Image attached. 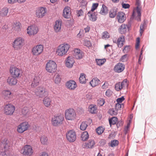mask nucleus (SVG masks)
<instances>
[{
  "mask_svg": "<svg viewBox=\"0 0 156 156\" xmlns=\"http://www.w3.org/2000/svg\"><path fill=\"white\" fill-rule=\"evenodd\" d=\"M70 47V45L67 43H64L60 44L56 50V54L60 57L66 55Z\"/></svg>",
  "mask_w": 156,
  "mask_h": 156,
  "instance_id": "1",
  "label": "nucleus"
},
{
  "mask_svg": "<svg viewBox=\"0 0 156 156\" xmlns=\"http://www.w3.org/2000/svg\"><path fill=\"white\" fill-rule=\"evenodd\" d=\"M64 118L62 114H59L55 115L51 119V123L53 126H57L62 124Z\"/></svg>",
  "mask_w": 156,
  "mask_h": 156,
  "instance_id": "2",
  "label": "nucleus"
},
{
  "mask_svg": "<svg viewBox=\"0 0 156 156\" xmlns=\"http://www.w3.org/2000/svg\"><path fill=\"white\" fill-rule=\"evenodd\" d=\"M20 152L22 156H32L33 153L32 147L30 145H25L20 150Z\"/></svg>",
  "mask_w": 156,
  "mask_h": 156,
  "instance_id": "3",
  "label": "nucleus"
},
{
  "mask_svg": "<svg viewBox=\"0 0 156 156\" xmlns=\"http://www.w3.org/2000/svg\"><path fill=\"white\" fill-rule=\"evenodd\" d=\"M24 40L21 37L16 38L12 43L13 48L16 50L21 49L24 44Z\"/></svg>",
  "mask_w": 156,
  "mask_h": 156,
  "instance_id": "4",
  "label": "nucleus"
},
{
  "mask_svg": "<svg viewBox=\"0 0 156 156\" xmlns=\"http://www.w3.org/2000/svg\"><path fill=\"white\" fill-rule=\"evenodd\" d=\"M57 65L53 61H49L46 65V69L49 73H52L55 72L57 70Z\"/></svg>",
  "mask_w": 156,
  "mask_h": 156,
  "instance_id": "5",
  "label": "nucleus"
},
{
  "mask_svg": "<svg viewBox=\"0 0 156 156\" xmlns=\"http://www.w3.org/2000/svg\"><path fill=\"white\" fill-rule=\"evenodd\" d=\"M65 114L66 119L67 120H74L76 117V112L73 108H69L66 110Z\"/></svg>",
  "mask_w": 156,
  "mask_h": 156,
  "instance_id": "6",
  "label": "nucleus"
},
{
  "mask_svg": "<svg viewBox=\"0 0 156 156\" xmlns=\"http://www.w3.org/2000/svg\"><path fill=\"white\" fill-rule=\"evenodd\" d=\"M9 72L11 76L16 78L21 76L22 73V71L20 69L13 65L10 66Z\"/></svg>",
  "mask_w": 156,
  "mask_h": 156,
  "instance_id": "7",
  "label": "nucleus"
},
{
  "mask_svg": "<svg viewBox=\"0 0 156 156\" xmlns=\"http://www.w3.org/2000/svg\"><path fill=\"white\" fill-rule=\"evenodd\" d=\"M128 83L127 79L124 80L122 82L117 83L115 86V90L119 91L122 89L125 90L127 88Z\"/></svg>",
  "mask_w": 156,
  "mask_h": 156,
  "instance_id": "8",
  "label": "nucleus"
},
{
  "mask_svg": "<svg viewBox=\"0 0 156 156\" xmlns=\"http://www.w3.org/2000/svg\"><path fill=\"white\" fill-rule=\"evenodd\" d=\"M15 109V106L11 104H9L4 106V111L6 115H11L13 114Z\"/></svg>",
  "mask_w": 156,
  "mask_h": 156,
  "instance_id": "9",
  "label": "nucleus"
},
{
  "mask_svg": "<svg viewBox=\"0 0 156 156\" xmlns=\"http://www.w3.org/2000/svg\"><path fill=\"white\" fill-rule=\"evenodd\" d=\"M29 127V125L28 122H23L17 127L16 130L19 133H22L26 131Z\"/></svg>",
  "mask_w": 156,
  "mask_h": 156,
  "instance_id": "10",
  "label": "nucleus"
},
{
  "mask_svg": "<svg viewBox=\"0 0 156 156\" xmlns=\"http://www.w3.org/2000/svg\"><path fill=\"white\" fill-rule=\"evenodd\" d=\"M66 137L69 141L71 142H74L76 139L75 132L73 130L68 131L66 134Z\"/></svg>",
  "mask_w": 156,
  "mask_h": 156,
  "instance_id": "11",
  "label": "nucleus"
},
{
  "mask_svg": "<svg viewBox=\"0 0 156 156\" xmlns=\"http://www.w3.org/2000/svg\"><path fill=\"white\" fill-rule=\"evenodd\" d=\"M39 31L37 27L35 25L29 26L27 29V33L29 36H34Z\"/></svg>",
  "mask_w": 156,
  "mask_h": 156,
  "instance_id": "12",
  "label": "nucleus"
},
{
  "mask_svg": "<svg viewBox=\"0 0 156 156\" xmlns=\"http://www.w3.org/2000/svg\"><path fill=\"white\" fill-rule=\"evenodd\" d=\"M34 93L39 97L43 98L45 95V89L43 87H38L35 89Z\"/></svg>",
  "mask_w": 156,
  "mask_h": 156,
  "instance_id": "13",
  "label": "nucleus"
},
{
  "mask_svg": "<svg viewBox=\"0 0 156 156\" xmlns=\"http://www.w3.org/2000/svg\"><path fill=\"white\" fill-rule=\"evenodd\" d=\"M43 48V46L42 45H37L33 48L32 51V54L35 55H38L42 52Z\"/></svg>",
  "mask_w": 156,
  "mask_h": 156,
  "instance_id": "14",
  "label": "nucleus"
},
{
  "mask_svg": "<svg viewBox=\"0 0 156 156\" xmlns=\"http://www.w3.org/2000/svg\"><path fill=\"white\" fill-rule=\"evenodd\" d=\"M75 62L74 58L72 56H68L65 60V66L68 68H71L73 67Z\"/></svg>",
  "mask_w": 156,
  "mask_h": 156,
  "instance_id": "15",
  "label": "nucleus"
},
{
  "mask_svg": "<svg viewBox=\"0 0 156 156\" xmlns=\"http://www.w3.org/2000/svg\"><path fill=\"white\" fill-rule=\"evenodd\" d=\"M66 85L67 88L71 90H75L77 87L76 83L73 80L68 81L66 83Z\"/></svg>",
  "mask_w": 156,
  "mask_h": 156,
  "instance_id": "16",
  "label": "nucleus"
},
{
  "mask_svg": "<svg viewBox=\"0 0 156 156\" xmlns=\"http://www.w3.org/2000/svg\"><path fill=\"white\" fill-rule=\"evenodd\" d=\"M46 11V8L43 7H40L37 9L36 12V16L38 18H42L45 15Z\"/></svg>",
  "mask_w": 156,
  "mask_h": 156,
  "instance_id": "17",
  "label": "nucleus"
},
{
  "mask_svg": "<svg viewBox=\"0 0 156 156\" xmlns=\"http://www.w3.org/2000/svg\"><path fill=\"white\" fill-rule=\"evenodd\" d=\"M116 19L119 23H122L126 20V14L122 12H119L117 14Z\"/></svg>",
  "mask_w": 156,
  "mask_h": 156,
  "instance_id": "18",
  "label": "nucleus"
},
{
  "mask_svg": "<svg viewBox=\"0 0 156 156\" xmlns=\"http://www.w3.org/2000/svg\"><path fill=\"white\" fill-rule=\"evenodd\" d=\"M125 41V37L122 35L120 36L117 39V41L116 40H113V42L116 44L117 46L119 48H121L123 46Z\"/></svg>",
  "mask_w": 156,
  "mask_h": 156,
  "instance_id": "19",
  "label": "nucleus"
},
{
  "mask_svg": "<svg viewBox=\"0 0 156 156\" xmlns=\"http://www.w3.org/2000/svg\"><path fill=\"white\" fill-rule=\"evenodd\" d=\"M95 144L94 140L92 139H90L88 141L83 143L82 145V147L83 148L86 149L92 148Z\"/></svg>",
  "mask_w": 156,
  "mask_h": 156,
  "instance_id": "20",
  "label": "nucleus"
},
{
  "mask_svg": "<svg viewBox=\"0 0 156 156\" xmlns=\"http://www.w3.org/2000/svg\"><path fill=\"white\" fill-rule=\"evenodd\" d=\"M2 93L4 98L6 100H11L13 98V94L10 90H4L2 91Z\"/></svg>",
  "mask_w": 156,
  "mask_h": 156,
  "instance_id": "21",
  "label": "nucleus"
},
{
  "mask_svg": "<svg viewBox=\"0 0 156 156\" xmlns=\"http://www.w3.org/2000/svg\"><path fill=\"white\" fill-rule=\"evenodd\" d=\"M74 55L76 59H81L83 56V54L80 49L76 48L74 50Z\"/></svg>",
  "mask_w": 156,
  "mask_h": 156,
  "instance_id": "22",
  "label": "nucleus"
},
{
  "mask_svg": "<svg viewBox=\"0 0 156 156\" xmlns=\"http://www.w3.org/2000/svg\"><path fill=\"white\" fill-rule=\"evenodd\" d=\"M1 143V145L3 147V149L9 150L10 142L8 139L5 138L2 139Z\"/></svg>",
  "mask_w": 156,
  "mask_h": 156,
  "instance_id": "23",
  "label": "nucleus"
},
{
  "mask_svg": "<svg viewBox=\"0 0 156 156\" xmlns=\"http://www.w3.org/2000/svg\"><path fill=\"white\" fill-rule=\"evenodd\" d=\"M62 15L66 18H69L71 15L70 8V7L67 6L65 7L63 11Z\"/></svg>",
  "mask_w": 156,
  "mask_h": 156,
  "instance_id": "24",
  "label": "nucleus"
},
{
  "mask_svg": "<svg viewBox=\"0 0 156 156\" xmlns=\"http://www.w3.org/2000/svg\"><path fill=\"white\" fill-rule=\"evenodd\" d=\"M125 66L124 64L119 63L116 64L114 68V70L117 73H120L124 69Z\"/></svg>",
  "mask_w": 156,
  "mask_h": 156,
  "instance_id": "25",
  "label": "nucleus"
},
{
  "mask_svg": "<svg viewBox=\"0 0 156 156\" xmlns=\"http://www.w3.org/2000/svg\"><path fill=\"white\" fill-rule=\"evenodd\" d=\"M87 15L89 19L92 21H95L97 18L98 12H88Z\"/></svg>",
  "mask_w": 156,
  "mask_h": 156,
  "instance_id": "26",
  "label": "nucleus"
},
{
  "mask_svg": "<svg viewBox=\"0 0 156 156\" xmlns=\"http://www.w3.org/2000/svg\"><path fill=\"white\" fill-rule=\"evenodd\" d=\"M16 77L11 76L8 77L7 79V82L10 85H16L17 82V80Z\"/></svg>",
  "mask_w": 156,
  "mask_h": 156,
  "instance_id": "27",
  "label": "nucleus"
},
{
  "mask_svg": "<svg viewBox=\"0 0 156 156\" xmlns=\"http://www.w3.org/2000/svg\"><path fill=\"white\" fill-rule=\"evenodd\" d=\"M62 23V21L60 20H58L55 21L54 26V29L55 32H58L60 31Z\"/></svg>",
  "mask_w": 156,
  "mask_h": 156,
  "instance_id": "28",
  "label": "nucleus"
},
{
  "mask_svg": "<svg viewBox=\"0 0 156 156\" xmlns=\"http://www.w3.org/2000/svg\"><path fill=\"white\" fill-rule=\"evenodd\" d=\"M43 103L44 105L47 108L50 107L52 102L51 99L48 97H45L43 100Z\"/></svg>",
  "mask_w": 156,
  "mask_h": 156,
  "instance_id": "29",
  "label": "nucleus"
},
{
  "mask_svg": "<svg viewBox=\"0 0 156 156\" xmlns=\"http://www.w3.org/2000/svg\"><path fill=\"white\" fill-rule=\"evenodd\" d=\"M128 28V27L127 25L125 24H122L119 29V32L121 34H125Z\"/></svg>",
  "mask_w": 156,
  "mask_h": 156,
  "instance_id": "30",
  "label": "nucleus"
},
{
  "mask_svg": "<svg viewBox=\"0 0 156 156\" xmlns=\"http://www.w3.org/2000/svg\"><path fill=\"white\" fill-rule=\"evenodd\" d=\"M21 24L19 22H16L14 23L12 28L13 31L16 32L19 31L21 30Z\"/></svg>",
  "mask_w": 156,
  "mask_h": 156,
  "instance_id": "31",
  "label": "nucleus"
},
{
  "mask_svg": "<svg viewBox=\"0 0 156 156\" xmlns=\"http://www.w3.org/2000/svg\"><path fill=\"white\" fill-rule=\"evenodd\" d=\"M40 78L38 76H35L32 82L31 86L32 87H34L38 85Z\"/></svg>",
  "mask_w": 156,
  "mask_h": 156,
  "instance_id": "32",
  "label": "nucleus"
},
{
  "mask_svg": "<svg viewBox=\"0 0 156 156\" xmlns=\"http://www.w3.org/2000/svg\"><path fill=\"white\" fill-rule=\"evenodd\" d=\"M97 106L94 105H90L88 107V110L91 114H95L97 112Z\"/></svg>",
  "mask_w": 156,
  "mask_h": 156,
  "instance_id": "33",
  "label": "nucleus"
},
{
  "mask_svg": "<svg viewBox=\"0 0 156 156\" xmlns=\"http://www.w3.org/2000/svg\"><path fill=\"white\" fill-rule=\"evenodd\" d=\"M40 141L43 145H47L49 144L48 138L45 135H43L40 137Z\"/></svg>",
  "mask_w": 156,
  "mask_h": 156,
  "instance_id": "34",
  "label": "nucleus"
},
{
  "mask_svg": "<svg viewBox=\"0 0 156 156\" xmlns=\"http://www.w3.org/2000/svg\"><path fill=\"white\" fill-rule=\"evenodd\" d=\"M89 137V135L86 131L83 132L81 134L80 136V140L83 141L87 140Z\"/></svg>",
  "mask_w": 156,
  "mask_h": 156,
  "instance_id": "35",
  "label": "nucleus"
},
{
  "mask_svg": "<svg viewBox=\"0 0 156 156\" xmlns=\"http://www.w3.org/2000/svg\"><path fill=\"white\" fill-rule=\"evenodd\" d=\"M54 81L56 84H59L61 81V76L58 73H55L54 76Z\"/></svg>",
  "mask_w": 156,
  "mask_h": 156,
  "instance_id": "36",
  "label": "nucleus"
},
{
  "mask_svg": "<svg viewBox=\"0 0 156 156\" xmlns=\"http://www.w3.org/2000/svg\"><path fill=\"white\" fill-rule=\"evenodd\" d=\"M9 9L7 7H4L0 11V15L2 17L7 16L8 12Z\"/></svg>",
  "mask_w": 156,
  "mask_h": 156,
  "instance_id": "37",
  "label": "nucleus"
},
{
  "mask_svg": "<svg viewBox=\"0 0 156 156\" xmlns=\"http://www.w3.org/2000/svg\"><path fill=\"white\" fill-rule=\"evenodd\" d=\"M10 153L9 150L4 149L0 152V156H10Z\"/></svg>",
  "mask_w": 156,
  "mask_h": 156,
  "instance_id": "38",
  "label": "nucleus"
},
{
  "mask_svg": "<svg viewBox=\"0 0 156 156\" xmlns=\"http://www.w3.org/2000/svg\"><path fill=\"white\" fill-rule=\"evenodd\" d=\"M108 12V9L107 7L103 4L100 12V14L102 15H105L107 14Z\"/></svg>",
  "mask_w": 156,
  "mask_h": 156,
  "instance_id": "39",
  "label": "nucleus"
},
{
  "mask_svg": "<svg viewBox=\"0 0 156 156\" xmlns=\"http://www.w3.org/2000/svg\"><path fill=\"white\" fill-rule=\"evenodd\" d=\"M117 10L116 9H111L109 13V17L111 18H114L117 15Z\"/></svg>",
  "mask_w": 156,
  "mask_h": 156,
  "instance_id": "40",
  "label": "nucleus"
},
{
  "mask_svg": "<svg viewBox=\"0 0 156 156\" xmlns=\"http://www.w3.org/2000/svg\"><path fill=\"white\" fill-rule=\"evenodd\" d=\"M80 82V83L83 84L86 83V79L85 77V75L83 73H81L79 79Z\"/></svg>",
  "mask_w": 156,
  "mask_h": 156,
  "instance_id": "41",
  "label": "nucleus"
},
{
  "mask_svg": "<svg viewBox=\"0 0 156 156\" xmlns=\"http://www.w3.org/2000/svg\"><path fill=\"white\" fill-rule=\"evenodd\" d=\"M136 11L137 16L136 18V19L137 21H141V9L140 8H137V9ZM135 14H136V13Z\"/></svg>",
  "mask_w": 156,
  "mask_h": 156,
  "instance_id": "42",
  "label": "nucleus"
},
{
  "mask_svg": "<svg viewBox=\"0 0 156 156\" xmlns=\"http://www.w3.org/2000/svg\"><path fill=\"white\" fill-rule=\"evenodd\" d=\"M88 126L87 122L86 121H83L82 122L80 126V129L81 130H85Z\"/></svg>",
  "mask_w": 156,
  "mask_h": 156,
  "instance_id": "43",
  "label": "nucleus"
},
{
  "mask_svg": "<svg viewBox=\"0 0 156 156\" xmlns=\"http://www.w3.org/2000/svg\"><path fill=\"white\" fill-rule=\"evenodd\" d=\"M90 83L92 87L96 86L98 85V79L97 78H93Z\"/></svg>",
  "mask_w": 156,
  "mask_h": 156,
  "instance_id": "44",
  "label": "nucleus"
},
{
  "mask_svg": "<svg viewBox=\"0 0 156 156\" xmlns=\"http://www.w3.org/2000/svg\"><path fill=\"white\" fill-rule=\"evenodd\" d=\"M117 122V119L115 117H113L109 120V124L111 126L112 125L115 124Z\"/></svg>",
  "mask_w": 156,
  "mask_h": 156,
  "instance_id": "45",
  "label": "nucleus"
},
{
  "mask_svg": "<svg viewBox=\"0 0 156 156\" xmlns=\"http://www.w3.org/2000/svg\"><path fill=\"white\" fill-rule=\"evenodd\" d=\"M29 109L28 107H24L21 110V113L23 115H27L29 112Z\"/></svg>",
  "mask_w": 156,
  "mask_h": 156,
  "instance_id": "46",
  "label": "nucleus"
},
{
  "mask_svg": "<svg viewBox=\"0 0 156 156\" xmlns=\"http://www.w3.org/2000/svg\"><path fill=\"white\" fill-rule=\"evenodd\" d=\"M83 45L88 47H90L91 46V44L89 41L87 39H84L83 41Z\"/></svg>",
  "mask_w": 156,
  "mask_h": 156,
  "instance_id": "47",
  "label": "nucleus"
},
{
  "mask_svg": "<svg viewBox=\"0 0 156 156\" xmlns=\"http://www.w3.org/2000/svg\"><path fill=\"white\" fill-rule=\"evenodd\" d=\"M119 141L116 140H112L111 141L110 146L112 147H113L117 146L119 144Z\"/></svg>",
  "mask_w": 156,
  "mask_h": 156,
  "instance_id": "48",
  "label": "nucleus"
},
{
  "mask_svg": "<svg viewBox=\"0 0 156 156\" xmlns=\"http://www.w3.org/2000/svg\"><path fill=\"white\" fill-rule=\"evenodd\" d=\"M105 99L103 98H100L98 100V106H102L105 103Z\"/></svg>",
  "mask_w": 156,
  "mask_h": 156,
  "instance_id": "49",
  "label": "nucleus"
},
{
  "mask_svg": "<svg viewBox=\"0 0 156 156\" xmlns=\"http://www.w3.org/2000/svg\"><path fill=\"white\" fill-rule=\"evenodd\" d=\"M110 37L109 34L107 31H105L102 34V38L103 39H106Z\"/></svg>",
  "mask_w": 156,
  "mask_h": 156,
  "instance_id": "50",
  "label": "nucleus"
},
{
  "mask_svg": "<svg viewBox=\"0 0 156 156\" xmlns=\"http://www.w3.org/2000/svg\"><path fill=\"white\" fill-rule=\"evenodd\" d=\"M128 58V55L126 54L121 57L120 59V61L123 62H126L127 61Z\"/></svg>",
  "mask_w": 156,
  "mask_h": 156,
  "instance_id": "51",
  "label": "nucleus"
},
{
  "mask_svg": "<svg viewBox=\"0 0 156 156\" xmlns=\"http://www.w3.org/2000/svg\"><path fill=\"white\" fill-rule=\"evenodd\" d=\"M97 7L98 3H93L91 7V10L89 12H94V11L97 8Z\"/></svg>",
  "mask_w": 156,
  "mask_h": 156,
  "instance_id": "52",
  "label": "nucleus"
},
{
  "mask_svg": "<svg viewBox=\"0 0 156 156\" xmlns=\"http://www.w3.org/2000/svg\"><path fill=\"white\" fill-rule=\"evenodd\" d=\"M112 94L113 92L109 89L107 90L105 93V95L108 97L111 96L112 95Z\"/></svg>",
  "mask_w": 156,
  "mask_h": 156,
  "instance_id": "53",
  "label": "nucleus"
},
{
  "mask_svg": "<svg viewBox=\"0 0 156 156\" xmlns=\"http://www.w3.org/2000/svg\"><path fill=\"white\" fill-rule=\"evenodd\" d=\"M106 61V59L105 58L102 59H98V65H102Z\"/></svg>",
  "mask_w": 156,
  "mask_h": 156,
  "instance_id": "54",
  "label": "nucleus"
},
{
  "mask_svg": "<svg viewBox=\"0 0 156 156\" xmlns=\"http://www.w3.org/2000/svg\"><path fill=\"white\" fill-rule=\"evenodd\" d=\"M130 50V46L126 45L125 46L122 50L123 52L124 53H127Z\"/></svg>",
  "mask_w": 156,
  "mask_h": 156,
  "instance_id": "55",
  "label": "nucleus"
},
{
  "mask_svg": "<svg viewBox=\"0 0 156 156\" xmlns=\"http://www.w3.org/2000/svg\"><path fill=\"white\" fill-rule=\"evenodd\" d=\"M105 128L102 126L98 127V135L101 134L105 130Z\"/></svg>",
  "mask_w": 156,
  "mask_h": 156,
  "instance_id": "56",
  "label": "nucleus"
},
{
  "mask_svg": "<svg viewBox=\"0 0 156 156\" xmlns=\"http://www.w3.org/2000/svg\"><path fill=\"white\" fill-rule=\"evenodd\" d=\"M76 15L79 17L83 15L84 12L81 9L77 10L76 11Z\"/></svg>",
  "mask_w": 156,
  "mask_h": 156,
  "instance_id": "57",
  "label": "nucleus"
},
{
  "mask_svg": "<svg viewBox=\"0 0 156 156\" xmlns=\"http://www.w3.org/2000/svg\"><path fill=\"white\" fill-rule=\"evenodd\" d=\"M109 113L111 115H116L117 114V112L116 111H115L114 109H112L109 110L108 111Z\"/></svg>",
  "mask_w": 156,
  "mask_h": 156,
  "instance_id": "58",
  "label": "nucleus"
},
{
  "mask_svg": "<svg viewBox=\"0 0 156 156\" xmlns=\"http://www.w3.org/2000/svg\"><path fill=\"white\" fill-rule=\"evenodd\" d=\"M143 54V50L142 49L140 52V54L139 56V58L138 61V63L139 64H141V61L142 60V58H143V56H142Z\"/></svg>",
  "mask_w": 156,
  "mask_h": 156,
  "instance_id": "59",
  "label": "nucleus"
},
{
  "mask_svg": "<svg viewBox=\"0 0 156 156\" xmlns=\"http://www.w3.org/2000/svg\"><path fill=\"white\" fill-rule=\"evenodd\" d=\"M122 106H123V104L117 103L115 105V109L117 110H118L119 109H120L122 108Z\"/></svg>",
  "mask_w": 156,
  "mask_h": 156,
  "instance_id": "60",
  "label": "nucleus"
},
{
  "mask_svg": "<svg viewBox=\"0 0 156 156\" xmlns=\"http://www.w3.org/2000/svg\"><path fill=\"white\" fill-rule=\"evenodd\" d=\"M125 98L123 96L119 98L116 99V101L117 103H121L124 100Z\"/></svg>",
  "mask_w": 156,
  "mask_h": 156,
  "instance_id": "61",
  "label": "nucleus"
},
{
  "mask_svg": "<svg viewBox=\"0 0 156 156\" xmlns=\"http://www.w3.org/2000/svg\"><path fill=\"white\" fill-rule=\"evenodd\" d=\"M122 6L123 8L124 9H128L129 8L130 5L128 4L122 3Z\"/></svg>",
  "mask_w": 156,
  "mask_h": 156,
  "instance_id": "62",
  "label": "nucleus"
},
{
  "mask_svg": "<svg viewBox=\"0 0 156 156\" xmlns=\"http://www.w3.org/2000/svg\"><path fill=\"white\" fill-rule=\"evenodd\" d=\"M140 38L139 37H137L136 39V49H137L138 48L139 44H140Z\"/></svg>",
  "mask_w": 156,
  "mask_h": 156,
  "instance_id": "63",
  "label": "nucleus"
},
{
  "mask_svg": "<svg viewBox=\"0 0 156 156\" xmlns=\"http://www.w3.org/2000/svg\"><path fill=\"white\" fill-rule=\"evenodd\" d=\"M108 83L107 82H105L102 86L101 87L103 89H106L108 88Z\"/></svg>",
  "mask_w": 156,
  "mask_h": 156,
  "instance_id": "64",
  "label": "nucleus"
}]
</instances>
